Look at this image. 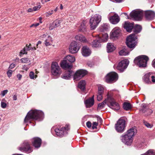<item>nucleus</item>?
Returning a JSON list of instances; mask_svg holds the SVG:
<instances>
[{"instance_id":"obj_1","label":"nucleus","mask_w":155,"mask_h":155,"mask_svg":"<svg viewBox=\"0 0 155 155\" xmlns=\"http://www.w3.org/2000/svg\"><path fill=\"white\" fill-rule=\"evenodd\" d=\"M136 132V130L134 128H131L128 130L126 134L120 137L121 141L125 144L130 146L131 144L133 137L135 134Z\"/></svg>"},{"instance_id":"obj_2","label":"nucleus","mask_w":155,"mask_h":155,"mask_svg":"<svg viewBox=\"0 0 155 155\" xmlns=\"http://www.w3.org/2000/svg\"><path fill=\"white\" fill-rule=\"evenodd\" d=\"M43 116L44 113L41 111L31 110L28 113L25 119L24 122L26 123L30 119L37 120L42 117Z\"/></svg>"},{"instance_id":"obj_3","label":"nucleus","mask_w":155,"mask_h":155,"mask_svg":"<svg viewBox=\"0 0 155 155\" xmlns=\"http://www.w3.org/2000/svg\"><path fill=\"white\" fill-rule=\"evenodd\" d=\"M148 57L145 55H141L136 58L134 60V62L140 67L146 66L147 62L148 60Z\"/></svg>"},{"instance_id":"obj_4","label":"nucleus","mask_w":155,"mask_h":155,"mask_svg":"<svg viewBox=\"0 0 155 155\" xmlns=\"http://www.w3.org/2000/svg\"><path fill=\"white\" fill-rule=\"evenodd\" d=\"M19 150L22 152L27 153H31L33 150V148L31 145V144L27 140L24 141L18 148Z\"/></svg>"},{"instance_id":"obj_5","label":"nucleus","mask_w":155,"mask_h":155,"mask_svg":"<svg viewBox=\"0 0 155 155\" xmlns=\"http://www.w3.org/2000/svg\"><path fill=\"white\" fill-rule=\"evenodd\" d=\"M101 19V16L98 14H95L91 17L90 21L91 30H94L97 27Z\"/></svg>"},{"instance_id":"obj_6","label":"nucleus","mask_w":155,"mask_h":155,"mask_svg":"<svg viewBox=\"0 0 155 155\" xmlns=\"http://www.w3.org/2000/svg\"><path fill=\"white\" fill-rule=\"evenodd\" d=\"M107 100V105L110 108L115 111L119 110L120 107L119 104L116 101L112 96L108 95Z\"/></svg>"},{"instance_id":"obj_7","label":"nucleus","mask_w":155,"mask_h":155,"mask_svg":"<svg viewBox=\"0 0 155 155\" xmlns=\"http://www.w3.org/2000/svg\"><path fill=\"white\" fill-rule=\"evenodd\" d=\"M137 38V36L134 34L130 35L127 38V45L129 48L132 49L130 51L135 47L137 44V42L136 41Z\"/></svg>"},{"instance_id":"obj_8","label":"nucleus","mask_w":155,"mask_h":155,"mask_svg":"<svg viewBox=\"0 0 155 155\" xmlns=\"http://www.w3.org/2000/svg\"><path fill=\"white\" fill-rule=\"evenodd\" d=\"M118 78L117 74L114 72H111L107 74L105 77V80L106 82L111 83L117 81Z\"/></svg>"},{"instance_id":"obj_9","label":"nucleus","mask_w":155,"mask_h":155,"mask_svg":"<svg viewBox=\"0 0 155 155\" xmlns=\"http://www.w3.org/2000/svg\"><path fill=\"white\" fill-rule=\"evenodd\" d=\"M125 127V120L123 119H119L115 124V128L117 132L122 133L124 131Z\"/></svg>"},{"instance_id":"obj_10","label":"nucleus","mask_w":155,"mask_h":155,"mask_svg":"<svg viewBox=\"0 0 155 155\" xmlns=\"http://www.w3.org/2000/svg\"><path fill=\"white\" fill-rule=\"evenodd\" d=\"M129 63V61L127 59H125L120 62L118 65L115 64L114 66V69H116L120 72H123L127 67Z\"/></svg>"},{"instance_id":"obj_11","label":"nucleus","mask_w":155,"mask_h":155,"mask_svg":"<svg viewBox=\"0 0 155 155\" xmlns=\"http://www.w3.org/2000/svg\"><path fill=\"white\" fill-rule=\"evenodd\" d=\"M72 75L73 76L74 82L77 81H78V70L75 73L71 70L67 71L65 74L61 76V77L64 79H68Z\"/></svg>"},{"instance_id":"obj_12","label":"nucleus","mask_w":155,"mask_h":155,"mask_svg":"<svg viewBox=\"0 0 155 155\" xmlns=\"http://www.w3.org/2000/svg\"><path fill=\"white\" fill-rule=\"evenodd\" d=\"M143 15V12L140 9L134 10L130 14V16L131 18L136 20H139L141 19Z\"/></svg>"},{"instance_id":"obj_13","label":"nucleus","mask_w":155,"mask_h":155,"mask_svg":"<svg viewBox=\"0 0 155 155\" xmlns=\"http://www.w3.org/2000/svg\"><path fill=\"white\" fill-rule=\"evenodd\" d=\"M51 72L54 76H59L61 73V71L58 63L53 62L51 65Z\"/></svg>"},{"instance_id":"obj_14","label":"nucleus","mask_w":155,"mask_h":155,"mask_svg":"<svg viewBox=\"0 0 155 155\" xmlns=\"http://www.w3.org/2000/svg\"><path fill=\"white\" fill-rule=\"evenodd\" d=\"M70 129V125L67 124L64 127L58 128H56L55 129V131L57 136L60 137H63L64 135L67 134V131Z\"/></svg>"},{"instance_id":"obj_15","label":"nucleus","mask_w":155,"mask_h":155,"mask_svg":"<svg viewBox=\"0 0 155 155\" xmlns=\"http://www.w3.org/2000/svg\"><path fill=\"white\" fill-rule=\"evenodd\" d=\"M78 43L77 41H73L70 44L69 47V51L72 54L76 53L77 52Z\"/></svg>"},{"instance_id":"obj_16","label":"nucleus","mask_w":155,"mask_h":155,"mask_svg":"<svg viewBox=\"0 0 155 155\" xmlns=\"http://www.w3.org/2000/svg\"><path fill=\"white\" fill-rule=\"evenodd\" d=\"M42 140L38 137H35L32 139V143L34 147L36 148L40 147L41 145Z\"/></svg>"},{"instance_id":"obj_17","label":"nucleus","mask_w":155,"mask_h":155,"mask_svg":"<svg viewBox=\"0 0 155 155\" xmlns=\"http://www.w3.org/2000/svg\"><path fill=\"white\" fill-rule=\"evenodd\" d=\"M66 60H63L61 63V66L62 68L65 69H70L72 67V64L68 63Z\"/></svg>"},{"instance_id":"obj_18","label":"nucleus","mask_w":155,"mask_h":155,"mask_svg":"<svg viewBox=\"0 0 155 155\" xmlns=\"http://www.w3.org/2000/svg\"><path fill=\"white\" fill-rule=\"evenodd\" d=\"M42 38L45 40V44L46 46H49L51 45L52 40L51 37L49 35L44 34L42 35Z\"/></svg>"},{"instance_id":"obj_19","label":"nucleus","mask_w":155,"mask_h":155,"mask_svg":"<svg viewBox=\"0 0 155 155\" xmlns=\"http://www.w3.org/2000/svg\"><path fill=\"white\" fill-rule=\"evenodd\" d=\"M109 19L111 23L113 24H116L119 21L120 18L117 14H115L113 16L109 18Z\"/></svg>"},{"instance_id":"obj_20","label":"nucleus","mask_w":155,"mask_h":155,"mask_svg":"<svg viewBox=\"0 0 155 155\" xmlns=\"http://www.w3.org/2000/svg\"><path fill=\"white\" fill-rule=\"evenodd\" d=\"M145 15L147 19L151 20L155 17V13L153 11H147L145 12Z\"/></svg>"},{"instance_id":"obj_21","label":"nucleus","mask_w":155,"mask_h":155,"mask_svg":"<svg viewBox=\"0 0 155 155\" xmlns=\"http://www.w3.org/2000/svg\"><path fill=\"white\" fill-rule=\"evenodd\" d=\"M134 23H130L128 22H125L124 25V28L127 31L131 32L133 28Z\"/></svg>"},{"instance_id":"obj_22","label":"nucleus","mask_w":155,"mask_h":155,"mask_svg":"<svg viewBox=\"0 0 155 155\" xmlns=\"http://www.w3.org/2000/svg\"><path fill=\"white\" fill-rule=\"evenodd\" d=\"M120 30L118 27H116L114 28L111 32V36L114 37H117L120 35Z\"/></svg>"},{"instance_id":"obj_23","label":"nucleus","mask_w":155,"mask_h":155,"mask_svg":"<svg viewBox=\"0 0 155 155\" xmlns=\"http://www.w3.org/2000/svg\"><path fill=\"white\" fill-rule=\"evenodd\" d=\"M84 102L86 107L89 108L92 107L94 103V96L86 100Z\"/></svg>"},{"instance_id":"obj_24","label":"nucleus","mask_w":155,"mask_h":155,"mask_svg":"<svg viewBox=\"0 0 155 155\" xmlns=\"http://www.w3.org/2000/svg\"><path fill=\"white\" fill-rule=\"evenodd\" d=\"M91 50L87 47L84 46L82 48V54L84 56H89L91 54Z\"/></svg>"},{"instance_id":"obj_25","label":"nucleus","mask_w":155,"mask_h":155,"mask_svg":"<svg viewBox=\"0 0 155 155\" xmlns=\"http://www.w3.org/2000/svg\"><path fill=\"white\" fill-rule=\"evenodd\" d=\"M141 106L142 107V109L140 110V111H142L143 113H145L146 112L147 113V115H150L152 113L153 111L151 110L147 109V104H142Z\"/></svg>"},{"instance_id":"obj_26","label":"nucleus","mask_w":155,"mask_h":155,"mask_svg":"<svg viewBox=\"0 0 155 155\" xmlns=\"http://www.w3.org/2000/svg\"><path fill=\"white\" fill-rule=\"evenodd\" d=\"M86 82L85 80H81L78 83V88L81 91H84L85 90Z\"/></svg>"},{"instance_id":"obj_27","label":"nucleus","mask_w":155,"mask_h":155,"mask_svg":"<svg viewBox=\"0 0 155 155\" xmlns=\"http://www.w3.org/2000/svg\"><path fill=\"white\" fill-rule=\"evenodd\" d=\"M130 51L127 47H124L119 52V54L121 56H125L129 54Z\"/></svg>"},{"instance_id":"obj_28","label":"nucleus","mask_w":155,"mask_h":155,"mask_svg":"<svg viewBox=\"0 0 155 155\" xmlns=\"http://www.w3.org/2000/svg\"><path fill=\"white\" fill-rule=\"evenodd\" d=\"M150 72L147 73L143 77V81L145 83L147 84L151 83V81L150 80Z\"/></svg>"},{"instance_id":"obj_29","label":"nucleus","mask_w":155,"mask_h":155,"mask_svg":"<svg viewBox=\"0 0 155 155\" xmlns=\"http://www.w3.org/2000/svg\"><path fill=\"white\" fill-rule=\"evenodd\" d=\"M115 49V48L114 46L113 43H109L107 44V51L108 53L114 51Z\"/></svg>"},{"instance_id":"obj_30","label":"nucleus","mask_w":155,"mask_h":155,"mask_svg":"<svg viewBox=\"0 0 155 155\" xmlns=\"http://www.w3.org/2000/svg\"><path fill=\"white\" fill-rule=\"evenodd\" d=\"M101 40L98 37V39L94 40L92 42V45L93 47L97 48L101 46Z\"/></svg>"},{"instance_id":"obj_31","label":"nucleus","mask_w":155,"mask_h":155,"mask_svg":"<svg viewBox=\"0 0 155 155\" xmlns=\"http://www.w3.org/2000/svg\"><path fill=\"white\" fill-rule=\"evenodd\" d=\"M87 74V71L84 70L80 69L78 70V79L81 78Z\"/></svg>"},{"instance_id":"obj_32","label":"nucleus","mask_w":155,"mask_h":155,"mask_svg":"<svg viewBox=\"0 0 155 155\" xmlns=\"http://www.w3.org/2000/svg\"><path fill=\"white\" fill-rule=\"evenodd\" d=\"M65 59L71 64L74 62L75 60L74 57L70 54L67 55L65 58Z\"/></svg>"},{"instance_id":"obj_33","label":"nucleus","mask_w":155,"mask_h":155,"mask_svg":"<svg viewBox=\"0 0 155 155\" xmlns=\"http://www.w3.org/2000/svg\"><path fill=\"white\" fill-rule=\"evenodd\" d=\"M97 37L101 40V42L106 41L108 39V36L107 34L104 33L102 35V37H101V35H97Z\"/></svg>"},{"instance_id":"obj_34","label":"nucleus","mask_w":155,"mask_h":155,"mask_svg":"<svg viewBox=\"0 0 155 155\" xmlns=\"http://www.w3.org/2000/svg\"><path fill=\"white\" fill-rule=\"evenodd\" d=\"M86 22L85 21H83L81 24L79 29V31H81L84 32L85 31L86 26H85Z\"/></svg>"},{"instance_id":"obj_35","label":"nucleus","mask_w":155,"mask_h":155,"mask_svg":"<svg viewBox=\"0 0 155 155\" xmlns=\"http://www.w3.org/2000/svg\"><path fill=\"white\" fill-rule=\"evenodd\" d=\"M142 29V27L140 25H136L134 28V31L135 33H139Z\"/></svg>"},{"instance_id":"obj_36","label":"nucleus","mask_w":155,"mask_h":155,"mask_svg":"<svg viewBox=\"0 0 155 155\" xmlns=\"http://www.w3.org/2000/svg\"><path fill=\"white\" fill-rule=\"evenodd\" d=\"M123 107L126 110H129L131 108L130 104L128 103H124L123 104Z\"/></svg>"},{"instance_id":"obj_37","label":"nucleus","mask_w":155,"mask_h":155,"mask_svg":"<svg viewBox=\"0 0 155 155\" xmlns=\"http://www.w3.org/2000/svg\"><path fill=\"white\" fill-rule=\"evenodd\" d=\"M141 155H155V151L152 150H149L145 153Z\"/></svg>"},{"instance_id":"obj_38","label":"nucleus","mask_w":155,"mask_h":155,"mask_svg":"<svg viewBox=\"0 0 155 155\" xmlns=\"http://www.w3.org/2000/svg\"><path fill=\"white\" fill-rule=\"evenodd\" d=\"M21 62L22 63L27 64L29 63L31 61L29 59L27 58H24L20 59Z\"/></svg>"},{"instance_id":"obj_39","label":"nucleus","mask_w":155,"mask_h":155,"mask_svg":"<svg viewBox=\"0 0 155 155\" xmlns=\"http://www.w3.org/2000/svg\"><path fill=\"white\" fill-rule=\"evenodd\" d=\"M107 99L105 100L103 102L99 104L98 106V108H100V109H102L105 106L106 104L107 103Z\"/></svg>"},{"instance_id":"obj_40","label":"nucleus","mask_w":155,"mask_h":155,"mask_svg":"<svg viewBox=\"0 0 155 155\" xmlns=\"http://www.w3.org/2000/svg\"><path fill=\"white\" fill-rule=\"evenodd\" d=\"M104 92V88L101 85H99L98 86V91L97 94H103Z\"/></svg>"},{"instance_id":"obj_41","label":"nucleus","mask_w":155,"mask_h":155,"mask_svg":"<svg viewBox=\"0 0 155 155\" xmlns=\"http://www.w3.org/2000/svg\"><path fill=\"white\" fill-rule=\"evenodd\" d=\"M78 40L81 42H84L85 41L86 39L83 35H78Z\"/></svg>"},{"instance_id":"obj_42","label":"nucleus","mask_w":155,"mask_h":155,"mask_svg":"<svg viewBox=\"0 0 155 155\" xmlns=\"http://www.w3.org/2000/svg\"><path fill=\"white\" fill-rule=\"evenodd\" d=\"M61 21L60 20H57L54 21L53 22V23L54 24V26L56 28H57L60 25Z\"/></svg>"},{"instance_id":"obj_43","label":"nucleus","mask_w":155,"mask_h":155,"mask_svg":"<svg viewBox=\"0 0 155 155\" xmlns=\"http://www.w3.org/2000/svg\"><path fill=\"white\" fill-rule=\"evenodd\" d=\"M29 76L30 77V78L31 79H33L34 77L36 78L37 77V76L36 75H35L33 71H31L30 72Z\"/></svg>"},{"instance_id":"obj_44","label":"nucleus","mask_w":155,"mask_h":155,"mask_svg":"<svg viewBox=\"0 0 155 155\" xmlns=\"http://www.w3.org/2000/svg\"><path fill=\"white\" fill-rule=\"evenodd\" d=\"M150 78H151L152 81L153 83H155V74H154L150 72Z\"/></svg>"},{"instance_id":"obj_45","label":"nucleus","mask_w":155,"mask_h":155,"mask_svg":"<svg viewBox=\"0 0 155 155\" xmlns=\"http://www.w3.org/2000/svg\"><path fill=\"white\" fill-rule=\"evenodd\" d=\"M144 124L147 127L149 128H151L153 126L152 124H150L148 123L145 121H144Z\"/></svg>"},{"instance_id":"obj_46","label":"nucleus","mask_w":155,"mask_h":155,"mask_svg":"<svg viewBox=\"0 0 155 155\" xmlns=\"http://www.w3.org/2000/svg\"><path fill=\"white\" fill-rule=\"evenodd\" d=\"M144 145L145 144L143 142H140L139 143L137 144V147L138 148H142V147L144 146Z\"/></svg>"},{"instance_id":"obj_47","label":"nucleus","mask_w":155,"mask_h":155,"mask_svg":"<svg viewBox=\"0 0 155 155\" xmlns=\"http://www.w3.org/2000/svg\"><path fill=\"white\" fill-rule=\"evenodd\" d=\"M98 125V123L96 122H94L92 123V128L93 129L97 128V126Z\"/></svg>"},{"instance_id":"obj_48","label":"nucleus","mask_w":155,"mask_h":155,"mask_svg":"<svg viewBox=\"0 0 155 155\" xmlns=\"http://www.w3.org/2000/svg\"><path fill=\"white\" fill-rule=\"evenodd\" d=\"M102 94H97V100L98 101H100L102 99Z\"/></svg>"},{"instance_id":"obj_49","label":"nucleus","mask_w":155,"mask_h":155,"mask_svg":"<svg viewBox=\"0 0 155 155\" xmlns=\"http://www.w3.org/2000/svg\"><path fill=\"white\" fill-rule=\"evenodd\" d=\"M55 28H56V27H55L53 23L50 25L49 27V30H52Z\"/></svg>"},{"instance_id":"obj_50","label":"nucleus","mask_w":155,"mask_h":155,"mask_svg":"<svg viewBox=\"0 0 155 155\" xmlns=\"http://www.w3.org/2000/svg\"><path fill=\"white\" fill-rule=\"evenodd\" d=\"M28 47L29 50H35L36 48L35 47H32L31 46V44H30L28 46Z\"/></svg>"},{"instance_id":"obj_51","label":"nucleus","mask_w":155,"mask_h":155,"mask_svg":"<svg viewBox=\"0 0 155 155\" xmlns=\"http://www.w3.org/2000/svg\"><path fill=\"white\" fill-rule=\"evenodd\" d=\"M41 8V6L40 5H39L38 6H35L33 8V11H36L38 10Z\"/></svg>"},{"instance_id":"obj_52","label":"nucleus","mask_w":155,"mask_h":155,"mask_svg":"<svg viewBox=\"0 0 155 155\" xmlns=\"http://www.w3.org/2000/svg\"><path fill=\"white\" fill-rule=\"evenodd\" d=\"M8 91L7 90H4L1 92V94L3 96H5L8 92Z\"/></svg>"},{"instance_id":"obj_53","label":"nucleus","mask_w":155,"mask_h":155,"mask_svg":"<svg viewBox=\"0 0 155 155\" xmlns=\"http://www.w3.org/2000/svg\"><path fill=\"white\" fill-rule=\"evenodd\" d=\"M12 72V71L11 70H9L7 72V74L8 77L10 78L11 76Z\"/></svg>"},{"instance_id":"obj_54","label":"nucleus","mask_w":155,"mask_h":155,"mask_svg":"<svg viewBox=\"0 0 155 155\" xmlns=\"http://www.w3.org/2000/svg\"><path fill=\"white\" fill-rule=\"evenodd\" d=\"M86 125L88 128H90L92 126V124L90 121H88L87 122Z\"/></svg>"},{"instance_id":"obj_55","label":"nucleus","mask_w":155,"mask_h":155,"mask_svg":"<svg viewBox=\"0 0 155 155\" xmlns=\"http://www.w3.org/2000/svg\"><path fill=\"white\" fill-rule=\"evenodd\" d=\"M27 51H26V50L24 48L20 52V54H27Z\"/></svg>"},{"instance_id":"obj_56","label":"nucleus","mask_w":155,"mask_h":155,"mask_svg":"<svg viewBox=\"0 0 155 155\" xmlns=\"http://www.w3.org/2000/svg\"><path fill=\"white\" fill-rule=\"evenodd\" d=\"M7 106V104L6 103L4 102H1V106L3 108H5Z\"/></svg>"},{"instance_id":"obj_57","label":"nucleus","mask_w":155,"mask_h":155,"mask_svg":"<svg viewBox=\"0 0 155 155\" xmlns=\"http://www.w3.org/2000/svg\"><path fill=\"white\" fill-rule=\"evenodd\" d=\"M39 25V23H35V24H32V25H31L30 27L31 28V27H37V26H38Z\"/></svg>"},{"instance_id":"obj_58","label":"nucleus","mask_w":155,"mask_h":155,"mask_svg":"<svg viewBox=\"0 0 155 155\" xmlns=\"http://www.w3.org/2000/svg\"><path fill=\"white\" fill-rule=\"evenodd\" d=\"M22 69L24 70L27 71L28 69V68L26 65H25L23 66Z\"/></svg>"},{"instance_id":"obj_59","label":"nucleus","mask_w":155,"mask_h":155,"mask_svg":"<svg viewBox=\"0 0 155 155\" xmlns=\"http://www.w3.org/2000/svg\"><path fill=\"white\" fill-rule=\"evenodd\" d=\"M15 66V64L14 63H12L10 66L9 68L12 69Z\"/></svg>"},{"instance_id":"obj_60","label":"nucleus","mask_w":155,"mask_h":155,"mask_svg":"<svg viewBox=\"0 0 155 155\" xmlns=\"http://www.w3.org/2000/svg\"><path fill=\"white\" fill-rule=\"evenodd\" d=\"M104 29H107L108 27V25L106 24H103L102 26Z\"/></svg>"},{"instance_id":"obj_61","label":"nucleus","mask_w":155,"mask_h":155,"mask_svg":"<svg viewBox=\"0 0 155 155\" xmlns=\"http://www.w3.org/2000/svg\"><path fill=\"white\" fill-rule=\"evenodd\" d=\"M97 120L101 123L102 122V120L100 117H97Z\"/></svg>"},{"instance_id":"obj_62","label":"nucleus","mask_w":155,"mask_h":155,"mask_svg":"<svg viewBox=\"0 0 155 155\" xmlns=\"http://www.w3.org/2000/svg\"><path fill=\"white\" fill-rule=\"evenodd\" d=\"M33 11V8H29L27 10V12H32Z\"/></svg>"},{"instance_id":"obj_63","label":"nucleus","mask_w":155,"mask_h":155,"mask_svg":"<svg viewBox=\"0 0 155 155\" xmlns=\"http://www.w3.org/2000/svg\"><path fill=\"white\" fill-rule=\"evenodd\" d=\"M53 12H54V11L52 10L51 11V12H47V15H51L53 14Z\"/></svg>"},{"instance_id":"obj_64","label":"nucleus","mask_w":155,"mask_h":155,"mask_svg":"<svg viewBox=\"0 0 155 155\" xmlns=\"http://www.w3.org/2000/svg\"><path fill=\"white\" fill-rule=\"evenodd\" d=\"M152 65L153 67L155 68V59L153 60L152 62Z\"/></svg>"}]
</instances>
